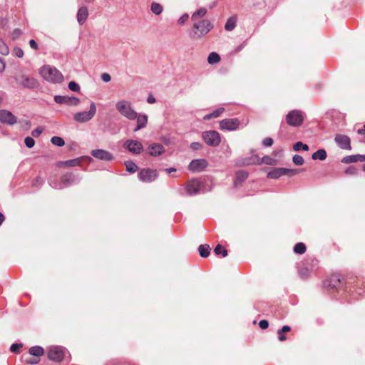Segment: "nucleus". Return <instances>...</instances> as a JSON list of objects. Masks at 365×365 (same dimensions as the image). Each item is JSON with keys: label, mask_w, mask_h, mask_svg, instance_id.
<instances>
[{"label": "nucleus", "mask_w": 365, "mask_h": 365, "mask_svg": "<svg viewBox=\"0 0 365 365\" xmlns=\"http://www.w3.org/2000/svg\"><path fill=\"white\" fill-rule=\"evenodd\" d=\"M293 149L294 151H299L302 149L304 151L309 150V146L307 144H304L302 142H297L293 145Z\"/></svg>", "instance_id": "58836bf2"}, {"label": "nucleus", "mask_w": 365, "mask_h": 365, "mask_svg": "<svg viewBox=\"0 0 365 365\" xmlns=\"http://www.w3.org/2000/svg\"><path fill=\"white\" fill-rule=\"evenodd\" d=\"M91 154L94 158L101 160L110 161L114 158L110 152L103 149L93 150Z\"/></svg>", "instance_id": "a211bd4d"}, {"label": "nucleus", "mask_w": 365, "mask_h": 365, "mask_svg": "<svg viewBox=\"0 0 365 365\" xmlns=\"http://www.w3.org/2000/svg\"><path fill=\"white\" fill-rule=\"evenodd\" d=\"M292 161L296 165H302L304 163V158L299 155H294Z\"/></svg>", "instance_id": "a19ab883"}, {"label": "nucleus", "mask_w": 365, "mask_h": 365, "mask_svg": "<svg viewBox=\"0 0 365 365\" xmlns=\"http://www.w3.org/2000/svg\"><path fill=\"white\" fill-rule=\"evenodd\" d=\"M357 132L359 134H365V125L363 128L359 129Z\"/></svg>", "instance_id": "338daca9"}, {"label": "nucleus", "mask_w": 365, "mask_h": 365, "mask_svg": "<svg viewBox=\"0 0 365 365\" xmlns=\"http://www.w3.org/2000/svg\"><path fill=\"white\" fill-rule=\"evenodd\" d=\"M137 120L136 127L134 128L133 131L137 132L144 128L146 127L148 124V115L145 114H138L135 118Z\"/></svg>", "instance_id": "412c9836"}, {"label": "nucleus", "mask_w": 365, "mask_h": 365, "mask_svg": "<svg viewBox=\"0 0 365 365\" xmlns=\"http://www.w3.org/2000/svg\"><path fill=\"white\" fill-rule=\"evenodd\" d=\"M283 175L282 168H276L269 171L267 177L270 179H277Z\"/></svg>", "instance_id": "a878e982"}, {"label": "nucleus", "mask_w": 365, "mask_h": 365, "mask_svg": "<svg viewBox=\"0 0 365 365\" xmlns=\"http://www.w3.org/2000/svg\"><path fill=\"white\" fill-rule=\"evenodd\" d=\"M41 76L47 82L57 84L64 81V76L56 67L50 65H44L39 69Z\"/></svg>", "instance_id": "f257e3e1"}, {"label": "nucleus", "mask_w": 365, "mask_h": 365, "mask_svg": "<svg viewBox=\"0 0 365 365\" xmlns=\"http://www.w3.org/2000/svg\"><path fill=\"white\" fill-rule=\"evenodd\" d=\"M198 251L202 257H207L210 255V247L208 245H201L198 247Z\"/></svg>", "instance_id": "7c9ffc66"}, {"label": "nucleus", "mask_w": 365, "mask_h": 365, "mask_svg": "<svg viewBox=\"0 0 365 365\" xmlns=\"http://www.w3.org/2000/svg\"><path fill=\"white\" fill-rule=\"evenodd\" d=\"M214 252L216 255L222 254V257H225L227 255V251L223 248L220 245H217L215 249Z\"/></svg>", "instance_id": "4c0bfd02"}, {"label": "nucleus", "mask_w": 365, "mask_h": 365, "mask_svg": "<svg viewBox=\"0 0 365 365\" xmlns=\"http://www.w3.org/2000/svg\"><path fill=\"white\" fill-rule=\"evenodd\" d=\"M304 116L302 113L298 110H294L288 113L286 116V121L291 126H299L302 124Z\"/></svg>", "instance_id": "0eeeda50"}, {"label": "nucleus", "mask_w": 365, "mask_h": 365, "mask_svg": "<svg viewBox=\"0 0 365 365\" xmlns=\"http://www.w3.org/2000/svg\"><path fill=\"white\" fill-rule=\"evenodd\" d=\"M21 35V31L19 29H16L12 32V37L14 39L19 38Z\"/></svg>", "instance_id": "864d4df0"}, {"label": "nucleus", "mask_w": 365, "mask_h": 365, "mask_svg": "<svg viewBox=\"0 0 365 365\" xmlns=\"http://www.w3.org/2000/svg\"><path fill=\"white\" fill-rule=\"evenodd\" d=\"M283 175L293 176L299 173L297 169H287L282 168Z\"/></svg>", "instance_id": "79ce46f5"}, {"label": "nucleus", "mask_w": 365, "mask_h": 365, "mask_svg": "<svg viewBox=\"0 0 365 365\" xmlns=\"http://www.w3.org/2000/svg\"><path fill=\"white\" fill-rule=\"evenodd\" d=\"M299 273L300 276H301L302 277H303V278H304V277H307L308 276V274H309V271H308V269H301L299 271Z\"/></svg>", "instance_id": "13d9d810"}, {"label": "nucleus", "mask_w": 365, "mask_h": 365, "mask_svg": "<svg viewBox=\"0 0 365 365\" xmlns=\"http://www.w3.org/2000/svg\"><path fill=\"white\" fill-rule=\"evenodd\" d=\"M25 361L27 364H36L39 361V359H26Z\"/></svg>", "instance_id": "e2e57ef3"}, {"label": "nucleus", "mask_w": 365, "mask_h": 365, "mask_svg": "<svg viewBox=\"0 0 365 365\" xmlns=\"http://www.w3.org/2000/svg\"><path fill=\"white\" fill-rule=\"evenodd\" d=\"M21 347H22L21 344H13L10 347V350L11 352L16 353Z\"/></svg>", "instance_id": "de8ad7c7"}, {"label": "nucleus", "mask_w": 365, "mask_h": 365, "mask_svg": "<svg viewBox=\"0 0 365 365\" xmlns=\"http://www.w3.org/2000/svg\"><path fill=\"white\" fill-rule=\"evenodd\" d=\"M201 146V144L197 142L192 143L190 145V148L195 150L200 149Z\"/></svg>", "instance_id": "4d7b16f0"}, {"label": "nucleus", "mask_w": 365, "mask_h": 365, "mask_svg": "<svg viewBox=\"0 0 365 365\" xmlns=\"http://www.w3.org/2000/svg\"><path fill=\"white\" fill-rule=\"evenodd\" d=\"M29 353L31 356L39 357L43 354L44 350L41 346H35L29 349Z\"/></svg>", "instance_id": "bb28decb"}, {"label": "nucleus", "mask_w": 365, "mask_h": 365, "mask_svg": "<svg viewBox=\"0 0 365 365\" xmlns=\"http://www.w3.org/2000/svg\"><path fill=\"white\" fill-rule=\"evenodd\" d=\"M185 190L187 195H195L202 190V185L198 180L192 179L187 182Z\"/></svg>", "instance_id": "9d476101"}, {"label": "nucleus", "mask_w": 365, "mask_h": 365, "mask_svg": "<svg viewBox=\"0 0 365 365\" xmlns=\"http://www.w3.org/2000/svg\"><path fill=\"white\" fill-rule=\"evenodd\" d=\"M294 251L297 254H304L306 252V246L302 242H298L294 245Z\"/></svg>", "instance_id": "72a5a7b5"}, {"label": "nucleus", "mask_w": 365, "mask_h": 365, "mask_svg": "<svg viewBox=\"0 0 365 365\" xmlns=\"http://www.w3.org/2000/svg\"><path fill=\"white\" fill-rule=\"evenodd\" d=\"M54 101L56 103L66 104L68 106H77L80 103L78 98L63 96H55Z\"/></svg>", "instance_id": "2eb2a0df"}, {"label": "nucleus", "mask_w": 365, "mask_h": 365, "mask_svg": "<svg viewBox=\"0 0 365 365\" xmlns=\"http://www.w3.org/2000/svg\"><path fill=\"white\" fill-rule=\"evenodd\" d=\"M220 61V57L218 53L215 52H212L209 54L207 58V62L210 64H215L218 63Z\"/></svg>", "instance_id": "473e14b6"}, {"label": "nucleus", "mask_w": 365, "mask_h": 365, "mask_svg": "<svg viewBox=\"0 0 365 365\" xmlns=\"http://www.w3.org/2000/svg\"><path fill=\"white\" fill-rule=\"evenodd\" d=\"M291 329L290 327L287 326V325H284L282 327V329H280L279 330L281 331V332H283V333H285V332H288Z\"/></svg>", "instance_id": "0e129e2a"}, {"label": "nucleus", "mask_w": 365, "mask_h": 365, "mask_svg": "<svg viewBox=\"0 0 365 365\" xmlns=\"http://www.w3.org/2000/svg\"><path fill=\"white\" fill-rule=\"evenodd\" d=\"M42 182H43L42 178L41 177H37L33 181V185L34 186H38L39 185H41Z\"/></svg>", "instance_id": "6e6d98bb"}, {"label": "nucleus", "mask_w": 365, "mask_h": 365, "mask_svg": "<svg viewBox=\"0 0 365 365\" xmlns=\"http://www.w3.org/2000/svg\"><path fill=\"white\" fill-rule=\"evenodd\" d=\"M5 69V64L4 61L0 58V73L3 72Z\"/></svg>", "instance_id": "69168bd1"}, {"label": "nucleus", "mask_w": 365, "mask_h": 365, "mask_svg": "<svg viewBox=\"0 0 365 365\" xmlns=\"http://www.w3.org/2000/svg\"><path fill=\"white\" fill-rule=\"evenodd\" d=\"M126 170L129 173H133L136 172L138 167L133 161H126L125 163Z\"/></svg>", "instance_id": "e433bc0d"}, {"label": "nucleus", "mask_w": 365, "mask_h": 365, "mask_svg": "<svg viewBox=\"0 0 365 365\" xmlns=\"http://www.w3.org/2000/svg\"><path fill=\"white\" fill-rule=\"evenodd\" d=\"M88 16V9L86 6L81 7L77 13V21L79 24L82 25L85 23Z\"/></svg>", "instance_id": "5701e85b"}, {"label": "nucleus", "mask_w": 365, "mask_h": 365, "mask_svg": "<svg viewBox=\"0 0 365 365\" xmlns=\"http://www.w3.org/2000/svg\"><path fill=\"white\" fill-rule=\"evenodd\" d=\"M272 144H273V140L271 138H266L262 141V145L264 147H269V146L272 145Z\"/></svg>", "instance_id": "09e8293b"}, {"label": "nucleus", "mask_w": 365, "mask_h": 365, "mask_svg": "<svg viewBox=\"0 0 365 365\" xmlns=\"http://www.w3.org/2000/svg\"><path fill=\"white\" fill-rule=\"evenodd\" d=\"M66 349L61 346H51L48 351V358L53 361H61L65 355Z\"/></svg>", "instance_id": "6e6552de"}, {"label": "nucleus", "mask_w": 365, "mask_h": 365, "mask_svg": "<svg viewBox=\"0 0 365 365\" xmlns=\"http://www.w3.org/2000/svg\"><path fill=\"white\" fill-rule=\"evenodd\" d=\"M14 52L15 56L18 58H21L24 56V51L20 48H15Z\"/></svg>", "instance_id": "3c124183"}, {"label": "nucleus", "mask_w": 365, "mask_h": 365, "mask_svg": "<svg viewBox=\"0 0 365 365\" xmlns=\"http://www.w3.org/2000/svg\"><path fill=\"white\" fill-rule=\"evenodd\" d=\"M68 88L74 92H78L80 91L79 85L74 81L69 82Z\"/></svg>", "instance_id": "c03bdc74"}, {"label": "nucleus", "mask_w": 365, "mask_h": 365, "mask_svg": "<svg viewBox=\"0 0 365 365\" xmlns=\"http://www.w3.org/2000/svg\"><path fill=\"white\" fill-rule=\"evenodd\" d=\"M237 18L236 16H232L230 17L225 25V29L227 31H231L235 29L237 25Z\"/></svg>", "instance_id": "393cba45"}, {"label": "nucleus", "mask_w": 365, "mask_h": 365, "mask_svg": "<svg viewBox=\"0 0 365 365\" xmlns=\"http://www.w3.org/2000/svg\"><path fill=\"white\" fill-rule=\"evenodd\" d=\"M150 9L155 15H160L163 11V6L158 3L153 2L151 4Z\"/></svg>", "instance_id": "f704fd0d"}, {"label": "nucleus", "mask_w": 365, "mask_h": 365, "mask_svg": "<svg viewBox=\"0 0 365 365\" xmlns=\"http://www.w3.org/2000/svg\"><path fill=\"white\" fill-rule=\"evenodd\" d=\"M76 180V179L73 173H68L61 178L60 182H57L53 180H50L49 184L53 188L61 190L75 183Z\"/></svg>", "instance_id": "39448f33"}, {"label": "nucleus", "mask_w": 365, "mask_h": 365, "mask_svg": "<svg viewBox=\"0 0 365 365\" xmlns=\"http://www.w3.org/2000/svg\"><path fill=\"white\" fill-rule=\"evenodd\" d=\"M51 142L58 147H62L65 145V141L61 137L53 136L51 139Z\"/></svg>", "instance_id": "c9c22d12"}, {"label": "nucleus", "mask_w": 365, "mask_h": 365, "mask_svg": "<svg viewBox=\"0 0 365 365\" xmlns=\"http://www.w3.org/2000/svg\"><path fill=\"white\" fill-rule=\"evenodd\" d=\"M29 45L31 48H33L34 50L38 49V44L34 39H31L29 41Z\"/></svg>", "instance_id": "052dcab7"}, {"label": "nucleus", "mask_w": 365, "mask_h": 365, "mask_svg": "<svg viewBox=\"0 0 365 365\" xmlns=\"http://www.w3.org/2000/svg\"><path fill=\"white\" fill-rule=\"evenodd\" d=\"M19 84L26 88H35L38 86L36 79L26 75H21L15 78Z\"/></svg>", "instance_id": "1a4fd4ad"}, {"label": "nucleus", "mask_w": 365, "mask_h": 365, "mask_svg": "<svg viewBox=\"0 0 365 365\" xmlns=\"http://www.w3.org/2000/svg\"><path fill=\"white\" fill-rule=\"evenodd\" d=\"M124 147L130 153L138 155L140 154L143 150V144L135 140H128L125 142Z\"/></svg>", "instance_id": "f8f14e48"}, {"label": "nucleus", "mask_w": 365, "mask_h": 365, "mask_svg": "<svg viewBox=\"0 0 365 365\" xmlns=\"http://www.w3.org/2000/svg\"><path fill=\"white\" fill-rule=\"evenodd\" d=\"M207 12V10L205 7H201L197 9L195 12H194L191 16V20L192 21H202V18H203Z\"/></svg>", "instance_id": "b1692460"}, {"label": "nucleus", "mask_w": 365, "mask_h": 365, "mask_svg": "<svg viewBox=\"0 0 365 365\" xmlns=\"http://www.w3.org/2000/svg\"><path fill=\"white\" fill-rule=\"evenodd\" d=\"M364 162V155L356 154L347 155L342 158L341 162L345 164H349L355 162Z\"/></svg>", "instance_id": "4be33fe9"}, {"label": "nucleus", "mask_w": 365, "mask_h": 365, "mask_svg": "<svg viewBox=\"0 0 365 365\" xmlns=\"http://www.w3.org/2000/svg\"><path fill=\"white\" fill-rule=\"evenodd\" d=\"M148 152L151 156H159L165 152V148L160 143H152L148 147Z\"/></svg>", "instance_id": "6ab92c4d"}, {"label": "nucleus", "mask_w": 365, "mask_h": 365, "mask_svg": "<svg viewBox=\"0 0 365 365\" xmlns=\"http://www.w3.org/2000/svg\"><path fill=\"white\" fill-rule=\"evenodd\" d=\"M202 139L209 146H218L221 142V137L218 132L215 130H209L202 133Z\"/></svg>", "instance_id": "423d86ee"}, {"label": "nucleus", "mask_w": 365, "mask_h": 365, "mask_svg": "<svg viewBox=\"0 0 365 365\" xmlns=\"http://www.w3.org/2000/svg\"><path fill=\"white\" fill-rule=\"evenodd\" d=\"M155 98L153 95H149L147 98V102L150 104L155 103Z\"/></svg>", "instance_id": "680f3d73"}, {"label": "nucleus", "mask_w": 365, "mask_h": 365, "mask_svg": "<svg viewBox=\"0 0 365 365\" xmlns=\"http://www.w3.org/2000/svg\"><path fill=\"white\" fill-rule=\"evenodd\" d=\"M327 155V152L324 149H319L315 153H314L312 155L313 160H324L326 159Z\"/></svg>", "instance_id": "c85d7f7f"}, {"label": "nucleus", "mask_w": 365, "mask_h": 365, "mask_svg": "<svg viewBox=\"0 0 365 365\" xmlns=\"http://www.w3.org/2000/svg\"><path fill=\"white\" fill-rule=\"evenodd\" d=\"M24 143L27 148H31L34 146L35 141L33 138L27 136L24 139Z\"/></svg>", "instance_id": "37998d69"}, {"label": "nucleus", "mask_w": 365, "mask_h": 365, "mask_svg": "<svg viewBox=\"0 0 365 365\" xmlns=\"http://www.w3.org/2000/svg\"><path fill=\"white\" fill-rule=\"evenodd\" d=\"M176 170L175 168H168L166 169V171L168 173H170L172 172H175Z\"/></svg>", "instance_id": "774afa93"}, {"label": "nucleus", "mask_w": 365, "mask_h": 365, "mask_svg": "<svg viewBox=\"0 0 365 365\" xmlns=\"http://www.w3.org/2000/svg\"><path fill=\"white\" fill-rule=\"evenodd\" d=\"M101 79L103 81L108 83L110 81L111 77L108 73H105L101 75Z\"/></svg>", "instance_id": "5fc2aeb1"}, {"label": "nucleus", "mask_w": 365, "mask_h": 365, "mask_svg": "<svg viewBox=\"0 0 365 365\" xmlns=\"http://www.w3.org/2000/svg\"><path fill=\"white\" fill-rule=\"evenodd\" d=\"M223 111H224V108H219L216 109L215 110H214L213 112L205 115L203 117V119L205 120H210L211 118H217L223 113Z\"/></svg>", "instance_id": "c756f323"}, {"label": "nucleus", "mask_w": 365, "mask_h": 365, "mask_svg": "<svg viewBox=\"0 0 365 365\" xmlns=\"http://www.w3.org/2000/svg\"><path fill=\"white\" fill-rule=\"evenodd\" d=\"M341 284V280L339 275H331L324 282V285L328 288H337Z\"/></svg>", "instance_id": "aec40b11"}, {"label": "nucleus", "mask_w": 365, "mask_h": 365, "mask_svg": "<svg viewBox=\"0 0 365 365\" xmlns=\"http://www.w3.org/2000/svg\"><path fill=\"white\" fill-rule=\"evenodd\" d=\"M208 163L205 159H195L192 160L189 165L188 169L193 173H200L207 167Z\"/></svg>", "instance_id": "ddd939ff"}, {"label": "nucleus", "mask_w": 365, "mask_h": 365, "mask_svg": "<svg viewBox=\"0 0 365 365\" xmlns=\"http://www.w3.org/2000/svg\"><path fill=\"white\" fill-rule=\"evenodd\" d=\"M43 132V130L41 128H37L36 129H34L31 134L34 137H38Z\"/></svg>", "instance_id": "603ef678"}, {"label": "nucleus", "mask_w": 365, "mask_h": 365, "mask_svg": "<svg viewBox=\"0 0 365 365\" xmlns=\"http://www.w3.org/2000/svg\"><path fill=\"white\" fill-rule=\"evenodd\" d=\"M247 173L244 170H240L237 172L235 175V184L237 185L242 182L245 179L247 178Z\"/></svg>", "instance_id": "cd10ccee"}, {"label": "nucleus", "mask_w": 365, "mask_h": 365, "mask_svg": "<svg viewBox=\"0 0 365 365\" xmlns=\"http://www.w3.org/2000/svg\"><path fill=\"white\" fill-rule=\"evenodd\" d=\"M189 15L187 14H184L182 15L178 21V24L182 25L184 24L188 19Z\"/></svg>", "instance_id": "a18cd8bd"}, {"label": "nucleus", "mask_w": 365, "mask_h": 365, "mask_svg": "<svg viewBox=\"0 0 365 365\" xmlns=\"http://www.w3.org/2000/svg\"><path fill=\"white\" fill-rule=\"evenodd\" d=\"M96 113V106L94 102L90 104L88 111L77 112L73 115V120L78 123H83L91 120Z\"/></svg>", "instance_id": "20e7f679"}, {"label": "nucleus", "mask_w": 365, "mask_h": 365, "mask_svg": "<svg viewBox=\"0 0 365 365\" xmlns=\"http://www.w3.org/2000/svg\"><path fill=\"white\" fill-rule=\"evenodd\" d=\"M81 160V158H76V159L68 160L61 162V164L64 166H67V167H76V166H78L80 165Z\"/></svg>", "instance_id": "2f4dec72"}, {"label": "nucleus", "mask_w": 365, "mask_h": 365, "mask_svg": "<svg viewBox=\"0 0 365 365\" xmlns=\"http://www.w3.org/2000/svg\"><path fill=\"white\" fill-rule=\"evenodd\" d=\"M334 140L340 148L343 150H351V142L349 136L337 134L334 138Z\"/></svg>", "instance_id": "dca6fc26"}, {"label": "nucleus", "mask_w": 365, "mask_h": 365, "mask_svg": "<svg viewBox=\"0 0 365 365\" xmlns=\"http://www.w3.org/2000/svg\"><path fill=\"white\" fill-rule=\"evenodd\" d=\"M277 334H278V339H279V341H285L287 339V338H286V336L284 335V333L281 332L280 330H278Z\"/></svg>", "instance_id": "bf43d9fd"}, {"label": "nucleus", "mask_w": 365, "mask_h": 365, "mask_svg": "<svg viewBox=\"0 0 365 365\" xmlns=\"http://www.w3.org/2000/svg\"><path fill=\"white\" fill-rule=\"evenodd\" d=\"M357 173H358L357 169L353 166L348 168L345 171V173L347 175H356Z\"/></svg>", "instance_id": "49530a36"}, {"label": "nucleus", "mask_w": 365, "mask_h": 365, "mask_svg": "<svg viewBox=\"0 0 365 365\" xmlns=\"http://www.w3.org/2000/svg\"><path fill=\"white\" fill-rule=\"evenodd\" d=\"M212 29L213 24L208 19L193 21L192 31L190 36L194 39H199L205 36Z\"/></svg>", "instance_id": "f03ea898"}, {"label": "nucleus", "mask_w": 365, "mask_h": 365, "mask_svg": "<svg viewBox=\"0 0 365 365\" xmlns=\"http://www.w3.org/2000/svg\"><path fill=\"white\" fill-rule=\"evenodd\" d=\"M115 108L124 118L133 120L138 116V113L132 107L131 103L128 100L122 99L116 102Z\"/></svg>", "instance_id": "7ed1b4c3"}, {"label": "nucleus", "mask_w": 365, "mask_h": 365, "mask_svg": "<svg viewBox=\"0 0 365 365\" xmlns=\"http://www.w3.org/2000/svg\"><path fill=\"white\" fill-rule=\"evenodd\" d=\"M219 125L222 130H235L240 125V120L237 118H226L220 121Z\"/></svg>", "instance_id": "9b49d317"}, {"label": "nucleus", "mask_w": 365, "mask_h": 365, "mask_svg": "<svg viewBox=\"0 0 365 365\" xmlns=\"http://www.w3.org/2000/svg\"><path fill=\"white\" fill-rule=\"evenodd\" d=\"M269 326V322L267 320H265V319H262V320H260L259 322V327L262 329H265L268 327Z\"/></svg>", "instance_id": "8fccbe9b"}, {"label": "nucleus", "mask_w": 365, "mask_h": 365, "mask_svg": "<svg viewBox=\"0 0 365 365\" xmlns=\"http://www.w3.org/2000/svg\"><path fill=\"white\" fill-rule=\"evenodd\" d=\"M9 50L6 44L0 38V53L2 55H8Z\"/></svg>", "instance_id": "ea45409f"}, {"label": "nucleus", "mask_w": 365, "mask_h": 365, "mask_svg": "<svg viewBox=\"0 0 365 365\" xmlns=\"http://www.w3.org/2000/svg\"><path fill=\"white\" fill-rule=\"evenodd\" d=\"M0 122L12 125L17 122V119L11 112L6 110H0Z\"/></svg>", "instance_id": "f3484780"}, {"label": "nucleus", "mask_w": 365, "mask_h": 365, "mask_svg": "<svg viewBox=\"0 0 365 365\" xmlns=\"http://www.w3.org/2000/svg\"><path fill=\"white\" fill-rule=\"evenodd\" d=\"M158 177L157 171L151 169H143L138 173L139 179L144 182H151Z\"/></svg>", "instance_id": "4468645a"}]
</instances>
